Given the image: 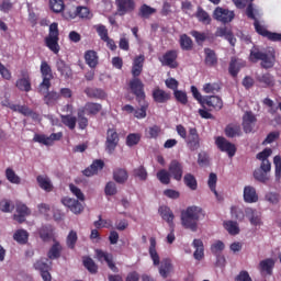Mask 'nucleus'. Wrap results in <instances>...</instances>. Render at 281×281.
Masks as SVG:
<instances>
[{"label":"nucleus","instance_id":"obj_1","mask_svg":"<svg viewBox=\"0 0 281 281\" xmlns=\"http://www.w3.org/2000/svg\"><path fill=\"white\" fill-rule=\"evenodd\" d=\"M250 63H260L262 69H273L276 66V48L267 47L259 48L254 46L249 54Z\"/></svg>","mask_w":281,"mask_h":281},{"label":"nucleus","instance_id":"obj_2","mask_svg":"<svg viewBox=\"0 0 281 281\" xmlns=\"http://www.w3.org/2000/svg\"><path fill=\"white\" fill-rule=\"evenodd\" d=\"M201 216H205L201 206H188L186 211L181 212L182 226L184 227V229L198 232L199 221H201Z\"/></svg>","mask_w":281,"mask_h":281},{"label":"nucleus","instance_id":"obj_3","mask_svg":"<svg viewBox=\"0 0 281 281\" xmlns=\"http://www.w3.org/2000/svg\"><path fill=\"white\" fill-rule=\"evenodd\" d=\"M60 31H58V23L53 22L49 25L48 36L45 37L44 43L47 48H49L53 54H58L60 52Z\"/></svg>","mask_w":281,"mask_h":281},{"label":"nucleus","instance_id":"obj_4","mask_svg":"<svg viewBox=\"0 0 281 281\" xmlns=\"http://www.w3.org/2000/svg\"><path fill=\"white\" fill-rule=\"evenodd\" d=\"M40 71L42 75V82L40 83V91H49L52 87V80L54 79V74L52 72V66L46 60L41 63Z\"/></svg>","mask_w":281,"mask_h":281},{"label":"nucleus","instance_id":"obj_5","mask_svg":"<svg viewBox=\"0 0 281 281\" xmlns=\"http://www.w3.org/2000/svg\"><path fill=\"white\" fill-rule=\"evenodd\" d=\"M128 87L133 95H135L138 104H142L146 100V92L144 91V82L139 77H133L130 81Z\"/></svg>","mask_w":281,"mask_h":281},{"label":"nucleus","instance_id":"obj_6","mask_svg":"<svg viewBox=\"0 0 281 281\" xmlns=\"http://www.w3.org/2000/svg\"><path fill=\"white\" fill-rule=\"evenodd\" d=\"M120 144V134L115 128H108L106 131V139H105V150L109 155H113L115 153V148H117Z\"/></svg>","mask_w":281,"mask_h":281},{"label":"nucleus","instance_id":"obj_7","mask_svg":"<svg viewBox=\"0 0 281 281\" xmlns=\"http://www.w3.org/2000/svg\"><path fill=\"white\" fill-rule=\"evenodd\" d=\"M94 258L98 260V262H106L109 269L113 271V273H119L120 269L115 267V262L113 261V255L104 251L102 249H95L94 250Z\"/></svg>","mask_w":281,"mask_h":281},{"label":"nucleus","instance_id":"obj_8","mask_svg":"<svg viewBox=\"0 0 281 281\" xmlns=\"http://www.w3.org/2000/svg\"><path fill=\"white\" fill-rule=\"evenodd\" d=\"M271 172V165L267 164H260V167L255 169L252 172V177L255 181H258L259 183H267L271 180V176L269 175Z\"/></svg>","mask_w":281,"mask_h":281},{"label":"nucleus","instance_id":"obj_9","mask_svg":"<svg viewBox=\"0 0 281 281\" xmlns=\"http://www.w3.org/2000/svg\"><path fill=\"white\" fill-rule=\"evenodd\" d=\"M63 139V132L52 133L49 136L45 134H35L33 142L43 144L44 146H53L54 142H60Z\"/></svg>","mask_w":281,"mask_h":281},{"label":"nucleus","instance_id":"obj_10","mask_svg":"<svg viewBox=\"0 0 281 281\" xmlns=\"http://www.w3.org/2000/svg\"><path fill=\"white\" fill-rule=\"evenodd\" d=\"M177 58H179V53L175 49L167 50L162 57L159 58L162 67H170V69H177L179 67V63H177Z\"/></svg>","mask_w":281,"mask_h":281},{"label":"nucleus","instance_id":"obj_11","mask_svg":"<svg viewBox=\"0 0 281 281\" xmlns=\"http://www.w3.org/2000/svg\"><path fill=\"white\" fill-rule=\"evenodd\" d=\"M184 142L189 149L192 151L199 150L201 148V136H199V131L196 127L189 128V135L184 138Z\"/></svg>","mask_w":281,"mask_h":281},{"label":"nucleus","instance_id":"obj_12","mask_svg":"<svg viewBox=\"0 0 281 281\" xmlns=\"http://www.w3.org/2000/svg\"><path fill=\"white\" fill-rule=\"evenodd\" d=\"M215 144L217 146V148L222 151V153H226L228 155V157H234V155H236V145H234L233 143H229V140H227V138L223 137V136H218L215 139Z\"/></svg>","mask_w":281,"mask_h":281},{"label":"nucleus","instance_id":"obj_13","mask_svg":"<svg viewBox=\"0 0 281 281\" xmlns=\"http://www.w3.org/2000/svg\"><path fill=\"white\" fill-rule=\"evenodd\" d=\"M203 109L209 108V111H221L223 109V99L218 95H205L202 102Z\"/></svg>","mask_w":281,"mask_h":281},{"label":"nucleus","instance_id":"obj_14","mask_svg":"<svg viewBox=\"0 0 281 281\" xmlns=\"http://www.w3.org/2000/svg\"><path fill=\"white\" fill-rule=\"evenodd\" d=\"M61 203L63 205H65V207H68V210H70L72 214H82V212L85 211V206L82 205V203L74 198H63Z\"/></svg>","mask_w":281,"mask_h":281},{"label":"nucleus","instance_id":"obj_15","mask_svg":"<svg viewBox=\"0 0 281 281\" xmlns=\"http://www.w3.org/2000/svg\"><path fill=\"white\" fill-rule=\"evenodd\" d=\"M234 11L223 9L221 7H217L214 10V19L221 23H232V21H234Z\"/></svg>","mask_w":281,"mask_h":281},{"label":"nucleus","instance_id":"obj_16","mask_svg":"<svg viewBox=\"0 0 281 281\" xmlns=\"http://www.w3.org/2000/svg\"><path fill=\"white\" fill-rule=\"evenodd\" d=\"M245 214L246 218L249 220L250 225L254 227H260V225H262V214H260L256 209L246 207Z\"/></svg>","mask_w":281,"mask_h":281},{"label":"nucleus","instance_id":"obj_17","mask_svg":"<svg viewBox=\"0 0 281 281\" xmlns=\"http://www.w3.org/2000/svg\"><path fill=\"white\" fill-rule=\"evenodd\" d=\"M256 122H258V119H256V114L252 112H246L243 116V130L245 133H251L254 131V127L256 126Z\"/></svg>","mask_w":281,"mask_h":281},{"label":"nucleus","instance_id":"obj_18","mask_svg":"<svg viewBox=\"0 0 281 281\" xmlns=\"http://www.w3.org/2000/svg\"><path fill=\"white\" fill-rule=\"evenodd\" d=\"M169 173L175 181H181L183 179V165L179 160H171L169 165Z\"/></svg>","mask_w":281,"mask_h":281},{"label":"nucleus","instance_id":"obj_19","mask_svg":"<svg viewBox=\"0 0 281 281\" xmlns=\"http://www.w3.org/2000/svg\"><path fill=\"white\" fill-rule=\"evenodd\" d=\"M116 8L120 16H124V14H128V12H133L135 10V0H115Z\"/></svg>","mask_w":281,"mask_h":281},{"label":"nucleus","instance_id":"obj_20","mask_svg":"<svg viewBox=\"0 0 281 281\" xmlns=\"http://www.w3.org/2000/svg\"><path fill=\"white\" fill-rule=\"evenodd\" d=\"M15 214L13 215V221H16V223H25V217L30 216L32 214V211H30V207L23 203L16 204L15 207Z\"/></svg>","mask_w":281,"mask_h":281},{"label":"nucleus","instance_id":"obj_21","mask_svg":"<svg viewBox=\"0 0 281 281\" xmlns=\"http://www.w3.org/2000/svg\"><path fill=\"white\" fill-rule=\"evenodd\" d=\"M276 267V260L272 258L263 259L259 262L258 270L261 276H273V269Z\"/></svg>","mask_w":281,"mask_h":281},{"label":"nucleus","instance_id":"obj_22","mask_svg":"<svg viewBox=\"0 0 281 281\" xmlns=\"http://www.w3.org/2000/svg\"><path fill=\"white\" fill-rule=\"evenodd\" d=\"M146 57L144 55H138L134 58L132 64V76L133 78H139L144 71V63Z\"/></svg>","mask_w":281,"mask_h":281},{"label":"nucleus","instance_id":"obj_23","mask_svg":"<svg viewBox=\"0 0 281 281\" xmlns=\"http://www.w3.org/2000/svg\"><path fill=\"white\" fill-rule=\"evenodd\" d=\"M158 214L161 216L162 221L168 223L169 227L175 225V213L167 205H161L158 209Z\"/></svg>","mask_w":281,"mask_h":281},{"label":"nucleus","instance_id":"obj_24","mask_svg":"<svg viewBox=\"0 0 281 281\" xmlns=\"http://www.w3.org/2000/svg\"><path fill=\"white\" fill-rule=\"evenodd\" d=\"M255 31L260 36H263V38H268V41H272V43H276V36L277 33H273L271 31H268L267 27L260 24V21L256 20L254 22Z\"/></svg>","mask_w":281,"mask_h":281},{"label":"nucleus","instance_id":"obj_25","mask_svg":"<svg viewBox=\"0 0 281 281\" xmlns=\"http://www.w3.org/2000/svg\"><path fill=\"white\" fill-rule=\"evenodd\" d=\"M23 78L18 79L15 87L20 91H25L26 93H30L32 91V80L30 79V75H27V71L22 72Z\"/></svg>","mask_w":281,"mask_h":281},{"label":"nucleus","instance_id":"obj_26","mask_svg":"<svg viewBox=\"0 0 281 281\" xmlns=\"http://www.w3.org/2000/svg\"><path fill=\"white\" fill-rule=\"evenodd\" d=\"M104 168V160L97 159L94 160L88 168L83 170L85 177H93V175H98L99 170Z\"/></svg>","mask_w":281,"mask_h":281},{"label":"nucleus","instance_id":"obj_27","mask_svg":"<svg viewBox=\"0 0 281 281\" xmlns=\"http://www.w3.org/2000/svg\"><path fill=\"white\" fill-rule=\"evenodd\" d=\"M170 93L166 92L165 90L160 88H156L153 90V99L154 102H157L158 104H166L168 100H170Z\"/></svg>","mask_w":281,"mask_h":281},{"label":"nucleus","instance_id":"obj_28","mask_svg":"<svg viewBox=\"0 0 281 281\" xmlns=\"http://www.w3.org/2000/svg\"><path fill=\"white\" fill-rule=\"evenodd\" d=\"M257 82L263 87V89H268L269 87L276 86V78L273 75L266 72L262 75L257 76Z\"/></svg>","mask_w":281,"mask_h":281},{"label":"nucleus","instance_id":"obj_29","mask_svg":"<svg viewBox=\"0 0 281 281\" xmlns=\"http://www.w3.org/2000/svg\"><path fill=\"white\" fill-rule=\"evenodd\" d=\"M85 93L88 98H92L94 100H106V92L100 88H86Z\"/></svg>","mask_w":281,"mask_h":281},{"label":"nucleus","instance_id":"obj_30","mask_svg":"<svg viewBox=\"0 0 281 281\" xmlns=\"http://www.w3.org/2000/svg\"><path fill=\"white\" fill-rule=\"evenodd\" d=\"M244 201L245 203H258V193L256 188L247 186L244 188Z\"/></svg>","mask_w":281,"mask_h":281},{"label":"nucleus","instance_id":"obj_31","mask_svg":"<svg viewBox=\"0 0 281 281\" xmlns=\"http://www.w3.org/2000/svg\"><path fill=\"white\" fill-rule=\"evenodd\" d=\"M204 63L206 67H216L218 65V57H216V52L212 48H204Z\"/></svg>","mask_w":281,"mask_h":281},{"label":"nucleus","instance_id":"obj_32","mask_svg":"<svg viewBox=\"0 0 281 281\" xmlns=\"http://www.w3.org/2000/svg\"><path fill=\"white\" fill-rule=\"evenodd\" d=\"M79 111H83V113L88 115H98L100 111H102V104L100 103H94V102H87L86 105Z\"/></svg>","mask_w":281,"mask_h":281},{"label":"nucleus","instance_id":"obj_33","mask_svg":"<svg viewBox=\"0 0 281 281\" xmlns=\"http://www.w3.org/2000/svg\"><path fill=\"white\" fill-rule=\"evenodd\" d=\"M36 181L38 187L44 190V192H52L54 190V184L47 176H37Z\"/></svg>","mask_w":281,"mask_h":281},{"label":"nucleus","instance_id":"obj_34","mask_svg":"<svg viewBox=\"0 0 281 281\" xmlns=\"http://www.w3.org/2000/svg\"><path fill=\"white\" fill-rule=\"evenodd\" d=\"M56 68H57V71H59L60 76H63V78H71L72 76L71 67H69V65H67L65 60L58 59L56 61Z\"/></svg>","mask_w":281,"mask_h":281},{"label":"nucleus","instance_id":"obj_35","mask_svg":"<svg viewBox=\"0 0 281 281\" xmlns=\"http://www.w3.org/2000/svg\"><path fill=\"white\" fill-rule=\"evenodd\" d=\"M60 254H63V246L59 241L54 240V244L47 252V258H49V260H58Z\"/></svg>","mask_w":281,"mask_h":281},{"label":"nucleus","instance_id":"obj_36","mask_svg":"<svg viewBox=\"0 0 281 281\" xmlns=\"http://www.w3.org/2000/svg\"><path fill=\"white\" fill-rule=\"evenodd\" d=\"M91 15V11L87 7H77L72 12L69 11V19H76V16H79V19H89Z\"/></svg>","mask_w":281,"mask_h":281},{"label":"nucleus","instance_id":"obj_37","mask_svg":"<svg viewBox=\"0 0 281 281\" xmlns=\"http://www.w3.org/2000/svg\"><path fill=\"white\" fill-rule=\"evenodd\" d=\"M149 243H150L149 256L154 265L157 267L159 266V262H160L159 254H157V239H155V237H150Z\"/></svg>","mask_w":281,"mask_h":281},{"label":"nucleus","instance_id":"obj_38","mask_svg":"<svg viewBox=\"0 0 281 281\" xmlns=\"http://www.w3.org/2000/svg\"><path fill=\"white\" fill-rule=\"evenodd\" d=\"M113 179L116 183H126L128 181V171L124 168H116L113 171Z\"/></svg>","mask_w":281,"mask_h":281},{"label":"nucleus","instance_id":"obj_39","mask_svg":"<svg viewBox=\"0 0 281 281\" xmlns=\"http://www.w3.org/2000/svg\"><path fill=\"white\" fill-rule=\"evenodd\" d=\"M179 43L183 52H192V48L194 47V42H192V37L188 36V34L180 35Z\"/></svg>","mask_w":281,"mask_h":281},{"label":"nucleus","instance_id":"obj_40","mask_svg":"<svg viewBox=\"0 0 281 281\" xmlns=\"http://www.w3.org/2000/svg\"><path fill=\"white\" fill-rule=\"evenodd\" d=\"M85 60L91 69H95L98 67V53L95 50H87L85 53Z\"/></svg>","mask_w":281,"mask_h":281},{"label":"nucleus","instance_id":"obj_41","mask_svg":"<svg viewBox=\"0 0 281 281\" xmlns=\"http://www.w3.org/2000/svg\"><path fill=\"white\" fill-rule=\"evenodd\" d=\"M60 120L61 124H64V126H67L69 131H74L76 128V124L78 122V119L76 116H72L71 114H61Z\"/></svg>","mask_w":281,"mask_h":281},{"label":"nucleus","instance_id":"obj_42","mask_svg":"<svg viewBox=\"0 0 281 281\" xmlns=\"http://www.w3.org/2000/svg\"><path fill=\"white\" fill-rule=\"evenodd\" d=\"M224 133L226 137H240V125L236 123H231L225 127Z\"/></svg>","mask_w":281,"mask_h":281},{"label":"nucleus","instance_id":"obj_43","mask_svg":"<svg viewBox=\"0 0 281 281\" xmlns=\"http://www.w3.org/2000/svg\"><path fill=\"white\" fill-rule=\"evenodd\" d=\"M193 247L195 249L193 256L195 260H203V256H205L204 251V246H203V240L201 239H194L193 240Z\"/></svg>","mask_w":281,"mask_h":281},{"label":"nucleus","instance_id":"obj_44","mask_svg":"<svg viewBox=\"0 0 281 281\" xmlns=\"http://www.w3.org/2000/svg\"><path fill=\"white\" fill-rule=\"evenodd\" d=\"M198 21L203 23V25H210L212 23V18H210V13H207L203 8L198 7V11L195 13Z\"/></svg>","mask_w":281,"mask_h":281},{"label":"nucleus","instance_id":"obj_45","mask_svg":"<svg viewBox=\"0 0 281 281\" xmlns=\"http://www.w3.org/2000/svg\"><path fill=\"white\" fill-rule=\"evenodd\" d=\"M7 106L11 109V111H14L15 113H21V115H24L25 117H30V112L32 111V109H30L27 105L8 103Z\"/></svg>","mask_w":281,"mask_h":281},{"label":"nucleus","instance_id":"obj_46","mask_svg":"<svg viewBox=\"0 0 281 281\" xmlns=\"http://www.w3.org/2000/svg\"><path fill=\"white\" fill-rule=\"evenodd\" d=\"M224 228L231 236H237V234H240V227H238V222L234 221H226L224 222Z\"/></svg>","mask_w":281,"mask_h":281},{"label":"nucleus","instance_id":"obj_47","mask_svg":"<svg viewBox=\"0 0 281 281\" xmlns=\"http://www.w3.org/2000/svg\"><path fill=\"white\" fill-rule=\"evenodd\" d=\"M38 235L44 243H48V240H52V236H54V231L52 226H42L38 231Z\"/></svg>","mask_w":281,"mask_h":281},{"label":"nucleus","instance_id":"obj_48","mask_svg":"<svg viewBox=\"0 0 281 281\" xmlns=\"http://www.w3.org/2000/svg\"><path fill=\"white\" fill-rule=\"evenodd\" d=\"M27 238H30V234L25 229H18L13 235V240L20 245H26Z\"/></svg>","mask_w":281,"mask_h":281},{"label":"nucleus","instance_id":"obj_49","mask_svg":"<svg viewBox=\"0 0 281 281\" xmlns=\"http://www.w3.org/2000/svg\"><path fill=\"white\" fill-rule=\"evenodd\" d=\"M58 100H60V93H58L56 91L47 92L44 95V102H45V104H47V106H54V104H56V102H58Z\"/></svg>","mask_w":281,"mask_h":281},{"label":"nucleus","instance_id":"obj_50","mask_svg":"<svg viewBox=\"0 0 281 281\" xmlns=\"http://www.w3.org/2000/svg\"><path fill=\"white\" fill-rule=\"evenodd\" d=\"M218 181V177L216 176V173L211 172L209 176V180H207V186L211 190V192H213V194H215L217 200H221V195H218V191H216V182Z\"/></svg>","mask_w":281,"mask_h":281},{"label":"nucleus","instance_id":"obj_51","mask_svg":"<svg viewBox=\"0 0 281 281\" xmlns=\"http://www.w3.org/2000/svg\"><path fill=\"white\" fill-rule=\"evenodd\" d=\"M273 154L271 148H265L262 151L258 153L256 158L261 161V164H266L267 166H271V161H269V157Z\"/></svg>","mask_w":281,"mask_h":281},{"label":"nucleus","instance_id":"obj_52","mask_svg":"<svg viewBox=\"0 0 281 281\" xmlns=\"http://www.w3.org/2000/svg\"><path fill=\"white\" fill-rule=\"evenodd\" d=\"M139 104V109L134 110V117L136 120H144L146 117V112L148 111V102H146V99L142 101Z\"/></svg>","mask_w":281,"mask_h":281},{"label":"nucleus","instance_id":"obj_53","mask_svg":"<svg viewBox=\"0 0 281 281\" xmlns=\"http://www.w3.org/2000/svg\"><path fill=\"white\" fill-rule=\"evenodd\" d=\"M231 215L232 218H235V221H239V223H243V221H245V216H247V214L245 213V211H243V209H240V206H232Z\"/></svg>","mask_w":281,"mask_h":281},{"label":"nucleus","instance_id":"obj_54","mask_svg":"<svg viewBox=\"0 0 281 281\" xmlns=\"http://www.w3.org/2000/svg\"><path fill=\"white\" fill-rule=\"evenodd\" d=\"M85 110H78L77 112V122L80 131H85L89 126V119L85 116Z\"/></svg>","mask_w":281,"mask_h":281},{"label":"nucleus","instance_id":"obj_55","mask_svg":"<svg viewBox=\"0 0 281 281\" xmlns=\"http://www.w3.org/2000/svg\"><path fill=\"white\" fill-rule=\"evenodd\" d=\"M5 178L10 183H13L15 186H19L21 183V177H19L16 172H14V169L10 167L5 169Z\"/></svg>","mask_w":281,"mask_h":281},{"label":"nucleus","instance_id":"obj_56","mask_svg":"<svg viewBox=\"0 0 281 281\" xmlns=\"http://www.w3.org/2000/svg\"><path fill=\"white\" fill-rule=\"evenodd\" d=\"M183 181H184V184L187 186V188H190L191 190H196V188H199L196 178L192 173L184 175Z\"/></svg>","mask_w":281,"mask_h":281},{"label":"nucleus","instance_id":"obj_57","mask_svg":"<svg viewBox=\"0 0 281 281\" xmlns=\"http://www.w3.org/2000/svg\"><path fill=\"white\" fill-rule=\"evenodd\" d=\"M76 243H78V233H76V231H70L66 237V245L68 249H76Z\"/></svg>","mask_w":281,"mask_h":281},{"label":"nucleus","instance_id":"obj_58","mask_svg":"<svg viewBox=\"0 0 281 281\" xmlns=\"http://www.w3.org/2000/svg\"><path fill=\"white\" fill-rule=\"evenodd\" d=\"M49 5L55 14H60L65 10V1L63 0H49Z\"/></svg>","mask_w":281,"mask_h":281},{"label":"nucleus","instance_id":"obj_59","mask_svg":"<svg viewBox=\"0 0 281 281\" xmlns=\"http://www.w3.org/2000/svg\"><path fill=\"white\" fill-rule=\"evenodd\" d=\"M142 142V135L137 133L128 134L126 137V146L132 148V146H137Z\"/></svg>","mask_w":281,"mask_h":281},{"label":"nucleus","instance_id":"obj_60","mask_svg":"<svg viewBox=\"0 0 281 281\" xmlns=\"http://www.w3.org/2000/svg\"><path fill=\"white\" fill-rule=\"evenodd\" d=\"M83 267L87 268L89 273H98V265L91 259V257L83 258Z\"/></svg>","mask_w":281,"mask_h":281},{"label":"nucleus","instance_id":"obj_61","mask_svg":"<svg viewBox=\"0 0 281 281\" xmlns=\"http://www.w3.org/2000/svg\"><path fill=\"white\" fill-rule=\"evenodd\" d=\"M94 30H95L99 38H101V41H105L109 38V29H106V26L104 24L94 25Z\"/></svg>","mask_w":281,"mask_h":281},{"label":"nucleus","instance_id":"obj_62","mask_svg":"<svg viewBox=\"0 0 281 281\" xmlns=\"http://www.w3.org/2000/svg\"><path fill=\"white\" fill-rule=\"evenodd\" d=\"M225 250V243L222 240H216L214 244L211 245V252L213 256H221Z\"/></svg>","mask_w":281,"mask_h":281},{"label":"nucleus","instance_id":"obj_63","mask_svg":"<svg viewBox=\"0 0 281 281\" xmlns=\"http://www.w3.org/2000/svg\"><path fill=\"white\" fill-rule=\"evenodd\" d=\"M170 171H167L166 169H161L157 172V179L162 183L164 186H168L170 183Z\"/></svg>","mask_w":281,"mask_h":281},{"label":"nucleus","instance_id":"obj_64","mask_svg":"<svg viewBox=\"0 0 281 281\" xmlns=\"http://www.w3.org/2000/svg\"><path fill=\"white\" fill-rule=\"evenodd\" d=\"M273 164H274V179L276 181L279 182L281 179V157L274 156Z\"/></svg>","mask_w":281,"mask_h":281}]
</instances>
